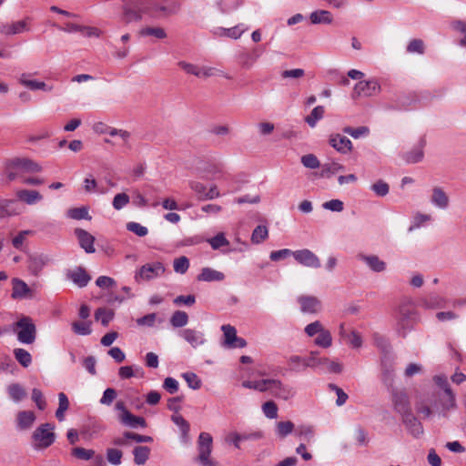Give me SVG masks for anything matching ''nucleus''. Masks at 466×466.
Returning <instances> with one entry per match:
<instances>
[{
    "label": "nucleus",
    "mask_w": 466,
    "mask_h": 466,
    "mask_svg": "<svg viewBox=\"0 0 466 466\" xmlns=\"http://www.w3.org/2000/svg\"><path fill=\"white\" fill-rule=\"evenodd\" d=\"M148 13L147 8H140V9H133L128 6H125L123 9V21L126 24H128L135 21H140L142 19V15Z\"/></svg>",
    "instance_id": "f8f14e48"
},
{
    "label": "nucleus",
    "mask_w": 466,
    "mask_h": 466,
    "mask_svg": "<svg viewBox=\"0 0 466 466\" xmlns=\"http://www.w3.org/2000/svg\"><path fill=\"white\" fill-rule=\"evenodd\" d=\"M303 165L309 168H317L319 167V161L313 154L303 156L301 158Z\"/></svg>",
    "instance_id": "c03bdc74"
},
{
    "label": "nucleus",
    "mask_w": 466,
    "mask_h": 466,
    "mask_svg": "<svg viewBox=\"0 0 466 466\" xmlns=\"http://www.w3.org/2000/svg\"><path fill=\"white\" fill-rule=\"evenodd\" d=\"M188 266V259L184 256L175 259L174 261V269L179 273H185L187 270Z\"/></svg>",
    "instance_id": "ea45409f"
},
{
    "label": "nucleus",
    "mask_w": 466,
    "mask_h": 466,
    "mask_svg": "<svg viewBox=\"0 0 466 466\" xmlns=\"http://www.w3.org/2000/svg\"><path fill=\"white\" fill-rule=\"evenodd\" d=\"M164 388L169 392V393H175L178 387L177 382L172 379V378H166L164 380Z\"/></svg>",
    "instance_id": "0e129e2a"
},
{
    "label": "nucleus",
    "mask_w": 466,
    "mask_h": 466,
    "mask_svg": "<svg viewBox=\"0 0 466 466\" xmlns=\"http://www.w3.org/2000/svg\"><path fill=\"white\" fill-rule=\"evenodd\" d=\"M15 360L25 368L28 367L32 361L31 355L24 349L14 350Z\"/></svg>",
    "instance_id": "5701e85b"
},
{
    "label": "nucleus",
    "mask_w": 466,
    "mask_h": 466,
    "mask_svg": "<svg viewBox=\"0 0 466 466\" xmlns=\"http://www.w3.org/2000/svg\"><path fill=\"white\" fill-rule=\"evenodd\" d=\"M400 313L401 315L400 322L403 328H405L404 321H406L408 319H413L416 316L414 307L411 305L400 306Z\"/></svg>",
    "instance_id": "473e14b6"
},
{
    "label": "nucleus",
    "mask_w": 466,
    "mask_h": 466,
    "mask_svg": "<svg viewBox=\"0 0 466 466\" xmlns=\"http://www.w3.org/2000/svg\"><path fill=\"white\" fill-rule=\"evenodd\" d=\"M127 228L131 231V232H134L135 234H137V236L139 237H143V236H146L147 233V228L141 226L140 224L138 223H135V222H130L127 225Z\"/></svg>",
    "instance_id": "864d4df0"
},
{
    "label": "nucleus",
    "mask_w": 466,
    "mask_h": 466,
    "mask_svg": "<svg viewBox=\"0 0 466 466\" xmlns=\"http://www.w3.org/2000/svg\"><path fill=\"white\" fill-rule=\"evenodd\" d=\"M21 84L31 88V89H44L46 87V84L44 82H38L35 80H25L21 78Z\"/></svg>",
    "instance_id": "680f3d73"
},
{
    "label": "nucleus",
    "mask_w": 466,
    "mask_h": 466,
    "mask_svg": "<svg viewBox=\"0 0 466 466\" xmlns=\"http://www.w3.org/2000/svg\"><path fill=\"white\" fill-rule=\"evenodd\" d=\"M343 131L351 137L357 138L362 135H365L369 132V128L367 127H360L357 128H353L350 127H344Z\"/></svg>",
    "instance_id": "09e8293b"
},
{
    "label": "nucleus",
    "mask_w": 466,
    "mask_h": 466,
    "mask_svg": "<svg viewBox=\"0 0 466 466\" xmlns=\"http://www.w3.org/2000/svg\"><path fill=\"white\" fill-rule=\"evenodd\" d=\"M14 201L3 200L0 202V218H6L17 215V212L12 208Z\"/></svg>",
    "instance_id": "2f4dec72"
},
{
    "label": "nucleus",
    "mask_w": 466,
    "mask_h": 466,
    "mask_svg": "<svg viewBox=\"0 0 466 466\" xmlns=\"http://www.w3.org/2000/svg\"><path fill=\"white\" fill-rule=\"evenodd\" d=\"M188 386L194 390H197L200 387V380L198 379L197 375L194 373H186L183 375Z\"/></svg>",
    "instance_id": "13d9d810"
},
{
    "label": "nucleus",
    "mask_w": 466,
    "mask_h": 466,
    "mask_svg": "<svg viewBox=\"0 0 466 466\" xmlns=\"http://www.w3.org/2000/svg\"><path fill=\"white\" fill-rule=\"evenodd\" d=\"M16 197L19 200L25 202L26 204H33L36 200L41 199V195L35 190L22 189L16 192Z\"/></svg>",
    "instance_id": "dca6fc26"
},
{
    "label": "nucleus",
    "mask_w": 466,
    "mask_h": 466,
    "mask_svg": "<svg viewBox=\"0 0 466 466\" xmlns=\"http://www.w3.org/2000/svg\"><path fill=\"white\" fill-rule=\"evenodd\" d=\"M71 454L76 459L88 461L93 458L95 451L93 450H86L82 447H76L72 450Z\"/></svg>",
    "instance_id": "cd10ccee"
},
{
    "label": "nucleus",
    "mask_w": 466,
    "mask_h": 466,
    "mask_svg": "<svg viewBox=\"0 0 466 466\" xmlns=\"http://www.w3.org/2000/svg\"><path fill=\"white\" fill-rule=\"evenodd\" d=\"M25 26H26L25 21H24V20L18 21V22L13 23L12 25H5V33L7 35H15V34H18V33L22 32L23 30H25Z\"/></svg>",
    "instance_id": "c9c22d12"
},
{
    "label": "nucleus",
    "mask_w": 466,
    "mask_h": 466,
    "mask_svg": "<svg viewBox=\"0 0 466 466\" xmlns=\"http://www.w3.org/2000/svg\"><path fill=\"white\" fill-rule=\"evenodd\" d=\"M32 400L35 402L39 410H43L46 408V402L40 390L34 389L32 390Z\"/></svg>",
    "instance_id": "a19ab883"
},
{
    "label": "nucleus",
    "mask_w": 466,
    "mask_h": 466,
    "mask_svg": "<svg viewBox=\"0 0 466 466\" xmlns=\"http://www.w3.org/2000/svg\"><path fill=\"white\" fill-rule=\"evenodd\" d=\"M124 437L128 440H133L137 442H151L153 438L150 436H144L134 432L127 431L124 433Z\"/></svg>",
    "instance_id": "de8ad7c7"
},
{
    "label": "nucleus",
    "mask_w": 466,
    "mask_h": 466,
    "mask_svg": "<svg viewBox=\"0 0 466 466\" xmlns=\"http://www.w3.org/2000/svg\"><path fill=\"white\" fill-rule=\"evenodd\" d=\"M209 243L214 249H218L222 246L228 245V241L225 238L223 233L217 234L214 238H212L209 240Z\"/></svg>",
    "instance_id": "a18cd8bd"
},
{
    "label": "nucleus",
    "mask_w": 466,
    "mask_h": 466,
    "mask_svg": "<svg viewBox=\"0 0 466 466\" xmlns=\"http://www.w3.org/2000/svg\"><path fill=\"white\" fill-rule=\"evenodd\" d=\"M188 320V316L185 311L177 310L173 313L170 323L174 328L184 327Z\"/></svg>",
    "instance_id": "412c9836"
},
{
    "label": "nucleus",
    "mask_w": 466,
    "mask_h": 466,
    "mask_svg": "<svg viewBox=\"0 0 466 466\" xmlns=\"http://www.w3.org/2000/svg\"><path fill=\"white\" fill-rule=\"evenodd\" d=\"M423 157V151L421 149H416L414 151L410 152L407 157L406 160L410 163H416L419 162Z\"/></svg>",
    "instance_id": "e2e57ef3"
},
{
    "label": "nucleus",
    "mask_w": 466,
    "mask_h": 466,
    "mask_svg": "<svg viewBox=\"0 0 466 466\" xmlns=\"http://www.w3.org/2000/svg\"><path fill=\"white\" fill-rule=\"evenodd\" d=\"M72 329L76 333L86 335L91 332L89 323L75 321L72 323Z\"/></svg>",
    "instance_id": "79ce46f5"
},
{
    "label": "nucleus",
    "mask_w": 466,
    "mask_h": 466,
    "mask_svg": "<svg viewBox=\"0 0 466 466\" xmlns=\"http://www.w3.org/2000/svg\"><path fill=\"white\" fill-rule=\"evenodd\" d=\"M402 413V420L403 422L409 426V427H414L416 425L420 426V424L418 422L416 417L412 414L411 410H406Z\"/></svg>",
    "instance_id": "3c124183"
},
{
    "label": "nucleus",
    "mask_w": 466,
    "mask_h": 466,
    "mask_svg": "<svg viewBox=\"0 0 466 466\" xmlns=\"http://www.w3.org/2000/svg\"><path fill=\"white\" fill-rule=\"evenodd\" d=\"M434 381L444 391L445 398L442 400L443 408L445 410L454 408L456 406L455 396L446 378L435 376Z\"/></svg>",
    "instance_id": "20e7f679"
},
{
    "label": "nucleus",
    "mask_w": 466,
    "mask_h": 466,
    "mask_svg": "<svg viewBox=\"0 0 466 466\" xmlns=\"http://www.w3.org/2000/svg\"><path fill=\"white\" fill-rule=\"evenodd\" d=\"M372 189L377 193L379 196H385L389 192V185L381 180L376 182L372 186Z\"/></svg>",
    "instance_id": "4d7b16f0"
},
{
    "label": "nucleus",
    "mask_w": 466,
    "mask_h": 466,
    "mask_svg": "<svg viewBox=\"0 0 466 466\" xmlns=\"http://www.w3.org/2000/svg\"><path fill=\"white\" fill-rule=\"evenodd\" d=\"M324 115V108L321 106H316L310 113V115L307 116L305 121L310 126L314 127L316 122L322 118Z\"/></svg>",
    "instance_id": "a878e982"
},
{
    "label": "nucleus",
    "mask_w": 466,
    "mask_h": 466,
    "mask_svg": "<svg viewBox=\"0 0 466 466\" xmlns=\"http://www.w3.org/2000/svg\"><path fill=\"white\" fill-rule=\"evenodd\" d=\"M407 50L410 53L417 52L419 54H423L424 53V43L420 39H413L409 43V45L407 46Z\"/></svg>",
    "instance_id": "49530a36"
},
{
    "label": "nucleus",
    "mask_w": 466,
    "mask_h": 466,
    "mask_svg": "<svg viewBox=\"0 0 466 466\" xmlns=\"http://www.w3.org/2000/svg\"><path fill=\"white\" fill-rule=\"evenodd\" d=\"M224 274L214 269L205 268L202 269L201 274L198 275V279L199 281H214L222 280Z\"/></svg>",
    "instance_id": "a211bd4d"
},
{
    "label": "nucleus",
    "mask_w": 466,
    "mask_h": 466,
    "mask_svg": "<svg viewBox=\"0 0 466 466\" xmlns=\"http://www.w3.org/2000/svg\"><path fill=\"white\" fill-rule=\"evenodd\" d=\"M134 461L137 464L141 465L148 459L150 449L147 446H137L134 449Z\"/></svg>",
    "instance_id": "6ab92c4d"
},
{
    "label": "nucleus",
    "mask_w": 466,
    "mask_h": 466,
    "mask_svg": "<svg viewBox=\"0 0 466 466\" xmlns=\"http://www.w3.org/2000/svg\"><path fill=\"white\" fill-rule=\"evenodd\" d=\"M432 201L441 208H446L449 204V198L440 187H434L432 190Z\"/></svg>",
    "instance_id": "aec40b11"
},
{
    "label": "nucleus",
    "mask_w": 466,
    "mask_h": 466,
    "mask_svg": "<svg viewBox=\"0 0 466 466\" xmlns=\"http://www.w3.org/2000/svg\"><path fill=\"white\" fill-rule=\"evenodd\" d=\"M377 87V83L373 81H360L356 86V90L359 94L365 96H370L372 91Z\"/></svg>",
    "instance_id": "4be33fe9"
},
{
    "label": "nucleus",
    "mask_w": 466,
    "mask_h": 466,
    "mask_svg": "<svg viewBox=\"0 0 466 466\" xmlns=\"http://www.w3.org/2000/svg\"><path fill=\"white\" fill-rule=\"evenodd\" d=\"M329 13L327 11H320V12H313L310 15V20L313 24H318L321 22H330V19L327 17Z\"/></svg>",
    "instance_id": "5fc2aeb1"
},
{
    "label": "nucleus",
    "mask_w": 466,
    "mask_h": 466,
    "mask_svg": "<svg viewBox=\"0 0 466 466\" xmlns=\"http://www.w3.org/2000/svg\"><path fill=\"white\" fill-rule=\"evenodd\" d=\"M68 216L76 220L80 219H90L91 218L88 216V209L86 207L81 208H74L68 210Z\"/></svg>",
    "instance_id": "c85d7f7f"
},
{
    "label": "nucleus",
    "mask_w": 466,
    "mask_h": 466,
    "mask_svg": "<svg viewBox=\"0 0 466 466\" xmlns=\"http://www.w3.org/2000/svg\"><path fill=\"white\" fill-rule=\"evenodd\" d=\"M96 283L100 288H108L115 285V280L109 277L102 276L96 279Z\"/></svg>",
    "instance_id": "774afa93"
},
{
    "label": "nucleus",
    "mask_w": 466,
    "mask_h": 466,
    "mask_svg": "<svg viewBox=\"0 0 466 466\" xmlns=\"http://www.w3.org/2000/svg\"><path fill=\"white\" fill-rule=\"evenodd\" d=\"M301 309L303 312L316 313L319 306V301L314 297H301L299 299Z\"/></svg>",
    "instance_id": "2eb2a0df"
},
{
    "label": "nucleus",
    "mask_w": 466,
    "mask_h": 466,
    "mask_svg": "<svg viewBox=\"0 0 466 466\" xmlns=\"http://www.w3.org/2000/svg\"><path fill=\"white\" fill-rule=\"evenodd\" d=\"M329 144L337 151H339L342 154L351 152V150H352V144H351L350 140L345 137L339 135V134L330 137Z\"/></svg>",
    "instance_id": "9d476101"
},
{
    "label": "nucleus",
    "mask_w": 466,
    "mask_h": 466,
    "mask_svg": "<svg viewBox=\"0 0 466 466\" xmlns=\"http://www.w3.org/2000/svg\"><path fill=\"white\" fill-rule=\"evenodd\" d=\"M129 202V197L126 193H119L113 199V206L116 209H120Z\"/></svg>",
    "instance_id": "37998d69"
},
{
    "label": "nucleus",
    "mask_w": 466,
    "mask_h": 466,
    "mask_svg": "<svg viewBox=\"0 0 466 466\" xmlns=\"http://www.w3.org/2000/svg\"><path fill=\"white\" fill-rule=\"evenodd\" d=\"M158 271H161L162 273L165 271V268L160 262H157L154 266L149 264L144 265L136 275V279L137 281H138L139 279L149 280L153 277L152 274L158 275Z\"/></svg>",
    "instance_id": "1a4fd4ad"
},
{
    "label": "nucleus",
    "mask_w": 466,
    "mask_h": 466,
    "mask_svg": "<svg viewBox=\"0 0 466 466\" xmlns=\"http://www.w3.org/2000/svg\"><path fill=\"white\" fill-rule=\"evenodd\" d=\"M116 397V391L114 389L108 388L105 390L101 399V403L110 404Z\"/></svg>",
    "instance_id": "052dcab7"
},
{
    "label": "nucleus",
    "mask_w": 466,
    "mask_h": 466,
    "mask_svg": "<svg viewBox=\"0 0 466 466\" xmlns=\"http://www.w3.org/2000/svg\"><path fill=\"white\" fill-rule=\"evenodd\" d=\"M13 289H12V298L16 299H23L26 297H33V290L27 286V284L19 279H13L12 280Z\"/></svg>",
    "instance_id": "423d86ee"
},
{
    "label": "nucleus",
    "mask_w": 466,
    "mask_h": 466,
    "mask_svg": "<svg viewBox=\"0 0 466 466\" xmlns=\"http://www.w3.org/2000/svg\"><path fill=\"white\" fill-rule=\"evenodd\" d=\"M278 432L281 437H285L286 435L292 432L294 430V424L293 422L287 420V421H279L277 425Z\"/></svg>",
    "instance_id": "58836bf2"
},
{
    "label": "nucleus",
    "mask_w": 466,
    "mask_h": 466,
    "mask_svg": "<svg viewBox=\"0 0 466 466\" xmlns=\"http://www.w3.org/2000/svg\"><path fill=\"white\" fill-rule=\"evenodd\" d=\"M121 421L124 424L129 425L131 427H136L139 425L143 428L147 427V421L145 418L135 416L129 410H125V413H121Z\"/></svg>",
    "instance_id": "ddd939ff"
},
{
    "label": "nucleus",
    "mask_w": 466,
    "mask_h": 466,
    "mask_svg": "<svg viewBox=\"0 0 466 466\" xmlns=\"http://www.w3.org/2000/svg\"><path fill=\"white\" fill-rule=\"evenodd\" d=\"M81 248H83L87 253H94L96 248L94 247L95 237L90 233L82 228H76L75 230Z\"/></svg>",
    "instance_id": "0eeeda50"
},
{
    "label": "nucleus",
    "mask_w": 466,
    "mask_h": 466,
    "mask_svg": "<svg viewBox=\"0 0 466 466\" xmlns=\"http://www.w3.org/2000/svg\"><path fill=\"white\" fill-rule=\"evenodd\" d=\"M114 313L107 311L106 309L99 308L95 312V318L101 320L103 326L106 327L109 321L113 319Z\"/></svg>",
    "instance_id": "7c9ffc66"
},
{
    "label": "nucleus",
    "mask_w": 466,
    "mask_h": 466,
    "mask_svg": "<svg viewBox=\"0 0 466 466\" xmlns=\"http://www.w3.org/2000/svg\"><path fill=\"white\" fill-rule=\"evenodd\" d=\"M224 333V345L228 348H244L247 345V342L244 339L237 336L236 329L228 324L223 325L221 328Z\"/></svg>",
    "instance_id": "7ed1b4c3"
},
{
    "label": "nucleus",
    "mask_w": 466,
    "mask_h": 466,
    "mask_svg": "<svg viewBox=\"0 0 466 466\" xmlns=\"http://www.w3.org/2000/svg\"><path fill=\"white\" fill-rule=\"evenodd\" d=\"M35 420V413L31 410L20 411L17 414L18 426L23 430L29 428L34 423Z\"/></svg>",
    "instance_id": "f3484780"
},
{
    "label": "nucleus",
    "mask_w": 466,
    "mask_h": 466,
    "mask_svg": "<svg viewBox=\"0 0 466 466\" xmlns=\"http://www.w3.org/2000/svg\"><path fill=\"white\" fill-rule=\"evenodd\" d=\"M292 254L296 260L302 264L311 267H318L319 265L318 258L308 249L299 250Z\"/></svg>",
    "instance_id": "9b49d317"
},
{
    "label": "nucleus",
    "mask_w": 466,
    "mask_h": 466,
    "mask_svg": "<svg viewBox=\"0 0 466 466\" xmlns=\"http://www.w3.org/2000/svg\"><path fill=\"white\" fill-rule=\"evenodd\" d=\"M66 276L80 288L86 286L91 279V276L82 267H78L75 270H69Z\"/></svg>",
    "instance_id": "6e6552de"
},
{
    "label": "nucleus",
    "mask_w": 466,
    "mask_h": 466,
    "mask_svg": "<svg viewBox=\"0 0 466 466\" xmlns=\"http://www.w3.org/2000/svg\"><path fill=\"white\" fill-rule=\"evenodd\" d=\"M108 354L116 360V362H122L125 360V354L121 349L115 347L109 350Z\"/></svg>",
    "instance_id": "338daca9"
},
{
    "label": "nucleus",
    "mask_w": 466,
    "mask_h": 466,
    "mask_svg": "<svg viewBox=\"0 0 466 466\" xmlns=\"http://www.w3.org/2000/svg\"><path fill=\"white\" fill-rule=\"evenodd\" d=\"M54 426L50 423H44L40 425L33 433V439L35 442V447L38 449H46L49 447L56 439L53 432Z\"/></svg>",
    "instance_id": "f03ea898"
},
{
    "label": "nucleus",
    "mask_w": 466,
    "mask_h": 466,
    "mask_svg": "<svg viewBox=\"0 0 466 466\" xmlns=\"http://www.w3.org/2000/svg\"><path fill=\"white\" fill-rule=\"evenodd\" d=\"M8 391H9L10 396L15 400H20L24 397H25V395H26L25 390L19 384H12V385H10L9 389H8Z\"/></svg>",
    "instance_id": "f704fd0d"
},
{
    "label": "nucleus",
    "mask_w": 466,
    "mask_h": 466,
    "mask_svg": "<svg viewBox=\"0 0 466 466\" xmlns=\"http://www.w3.org/2000/svg\"><path fill=\"white\" fill-rule=\"evenodd\" d=\"M13 330H17V339L22 343L32 344L35 340L36 328L29 317H22L14 323Z\"/></svg>",
    "instance_id": "f257e3e1"
},
{
    "label": "nucleus",
    "mask_w": 466,
    "mask_h": 466,
    "mask_svg": "<svg viewBox=\"0 0 466 466\" xmlns=\"http://www.w3.org/2000/svg\"><path fill=\"white\" fill-rule=\"evenodd\" d=\"M323 207L327 209L339 212L343 209V202L339 199H332L324 203Z\"/></svg>",
    "instance_id": "bf43d9fd"
},
{
    "label": "nucleus",
    "mask_w": 466,
    "mask_h": 466,
    "mask_svg": "<svg viewBox=\"0 0 466 466\" xmlns=\"http://www.w3.org/2000/svg\"><path fill=\"white\" fill-rule=\"evenodd\" d=\"M117 336H118V333L116 331L108 332L105 336L102 337L101 344L106 347H108L114 342V340L117 338Z\"/></svg>",
    "instance_id": "69168bd1"
},
{
    "label": "nucleus",
    "mask_w": 466,
    "mask_h": 466,
    "mask_svg": "<svg viewBox=\"0 0 466 466\" xmlns=\"http://www.w3.org/2000/svg\"><path fill=\"white\" fill-rule=\"evenodd\" d=\"M368 265L376 272H380L385 269V263L380 260L377 256L364 257Z\"/></svg>",
    "instance_id": "c756f323"
},
{
    "label": "nucleus",
    "mask_w": 466,
    "mask_h": 466,
    "mask_svg": "<svg viewBox=\"0 0 466 466\" xmlns=\"http://www.w3.org/2000/svg\"><path fill=\"white\" fill-rule=\"evenodd\" d=\"M332 338L331 334L329 330H322L319 335L316 338L315 343L318 346L323 347V348H329L331 345Z\"/></svg>",
    "instance_id": "72a5a7b5"
},
{
    "label": "nucleus",
    "mask_w": 466,
    "mask_h": 466,
    "mask_svg": "<svg viewBox=\"0 0 466 466\" xmlns=\"http://www.w3.org/2000/svg\"><path fill=\"white\" fill-rule=\"evenodd\" d=\"M395 407L400 412H404L410 410L409 407L408 397L403 393H397L394 395Z\"/></svg>",
    "instance_id": "b1692460"
},
{
    "label": "nucleus",
    "mask_w": 466,
    "mask_h": 466,
    "mask_svg": "<svg viewBox=\"0 0 466 466\" xmlns=\"http://www.w3.org/2000/svg\"><path fill=\"white\" fill-rule=\"evenodd\" d=\"M262 409L267 417L270 419H275L278 417V406L274 401L269 400L265 402L262 406Z\"/></svg>",
    "instance_id": "e433bc0d"
},
{
    "label": "nucleus",
    "mask_w": 466,
    "mask_h": 466,
    "mask_svg": "<svg viewBox=\"0 0 466 466\" xmlns=\"http://www.w3.org/2000/svg\"><path fill=\"white\" fill-rule=\"evenodd\" d=\"M210 453L211 447H208V445H199V454L198 457V461L203 465L215 466L213 461L208 459Z\"/></svg>",
    "instance_id": "bb28decb"
},
{
    "label": "nucleus",
    "mask_w": 466,
    "mask_h": 466,
    "mask_svg": "<svg viewBox=\"0 0 466 466\" xmlns=\"http://www.w3.org/2000/svg\"><path fill=\"white\" fill-rule=\"evenodd\" d=\"M279 384V381L275 380H262L258 381L245 380L242 385L248 389H254L259 391H265L268 390V385Z\"/></svg>",
    "instance_id": "4468645a"
},
{
    "label": "nucleus",
    "mask_w": 466,
    "mask_h": 466,
    "mask_svg": "<svg viewBox=\"0 0 466 466\" xmlns=\"http://www.w3.org/2000/svg\"><path fill=\"white\" fill-rule=\"evenodd\" d=\"M141 34L153 35L159 39L165 38L167 36L165 30L161 27H146L141 30Z\"/></svg>",
    "instance_id": "4c0bfd02"
},
{
    "label": "nucleus",
    "mask_w": 466,
    "mask_h": 466,
    "mask_svg": "<svg viewBox=\"0 0 466 466\" xmlns=\"http://www.w3.org/2000/svg\"><path fill=\"white\" fill-rule=\"evenodd\" d=\"M329 387L332 390H334L337 393V395H338V399L336 400V403L339 406L344 404L346 402V400H348V395L342 390V389L339 388L335 384H329Z\"/></svg>",
    "instance_id": "6e6d98bb"
},
{
    "label": "nucleus",
    "mask_w": 466,
    "mask_h": 466,
    "mask_svg": "<svg viewBox=\"0 0 466 466\" xmlns=\"http://www.w3.org/2000/svg\"><path fill=\"white\" fill-rule=\"evenodd\" d=\"M268 238V228L266 226H258L252 232L251 241L258 244Z\"/></svg>",
    "instance_id": "393cba45"
},
{
    "label": "nucleus",
    "mask_w": 466,
    "mask_h": 466,
    "mask_svg": "<svg viewBox=\"0 0 466 466\" xmlns=\"http://www.w3.org/2000/svg\"><path fill=\"white\" fill-rule=\"evenodd\" d=\"M122 458V451L117 449L107 450V460L112 464H119Z\"/></svg>",
    "instance_id": "8fccbe9b"
},
{
    "label": "nucleus",
    "mask_w": 466,
    "mask_h": 466,
    "mask_svg": "<svg viewBox=\"0 0 466 466\" xmlns=\"http://www.w3.org/2000/svg\"><path fill=\"white\" fill-rule=\"evenodd\" d=\"M7 168H21L25 172L37 173L42 170L41 166L29 158L16 157L6 164Z\"/></svg>",
    "instance_id": "39448f33"
},
{
    "label": "nucleus",
    "mask_w": 466,
    "mask_h": 466,
    "mask_svg": "<svg viewBox=\"0 0 466 466\" xmlns=\"http://www.w3.org/2000/svg\"><path fill=\"white\" fill-rule=\"evenodd\" d=\"M322 330H324V328L319 321L312 322L305 328V332L309 337H312L317 333H320Z\"/></svg>",
    "instance_id": "603ef678"
}]
</instances>
